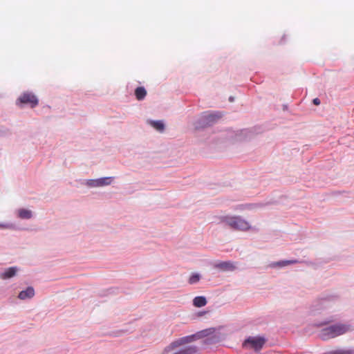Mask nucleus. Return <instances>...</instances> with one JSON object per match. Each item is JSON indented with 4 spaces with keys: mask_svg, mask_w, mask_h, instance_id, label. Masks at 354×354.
<instances>
[{
    "mask_svg": "<svg viewBox=\"0 0 354 354\" xmlns=\"http://www.w3.org/2000/svg\"><path fill=\"white\" fill-rule=\"evenodd\" d=\"M351 330L349 325L338 324L324 328L321 331V337L324 339L335 338L342 335Z\"/></svg>",
    "mask_w": 354,
    "mask_h": 354,
    "instance_id": "1",
    "label": "nucleus"
},
{
    "mask_svg": "<svg viewBox=\"0 0 354 354\" xmlns=\"http://www.w3.org/2000/svg\"><path fill=\"white\" fill-rule=\"evenodd\" d=\"M221 221L232 229L236 230H248L250 229L249 223L240 216H223L221 218Z\"/></svg>",
    "mask_w": 354,
    "mask_h": 354,
    "instance_id": "2",
    "label": "nucleus"
},
{
    "mask_svg": "<svg viewBox=\"0 0 354 354\" xmlns=\"http://www.w3.org/2000/svg\"><path fill=\"white\" fill-rule=\"evenodd\" d=\"M266 340L260 337H250L245 340L243 346L250 347L255 351H259L265 344Z\"/></svg>",
    "mask_w": 354,
    "mask_h": 354,
    "instance_id": "3",
    "label": "nucleus"
},
{
    "mask_svg": "<svg viewBox=\"0 0 354 354\" xmlns=\"http://www.w3.org/2000/svg\"><path fill=\"white\" fill-rule=\"evenodd\" d=\"M20 104H28L33 108L38 104V99L31 93H24L17 100Z\"/></svg>",
    "mask_w": 354,
    "mask_h": 354,
    "instance_id": "4",
    "label": "nucleus"
},
{
    "mask_svg": "<svg viewBox=\"0 0 354 354\" xmlns=\"http://www.w3.org/2000/svg\"><path fill=\"white\" fill-rule=\"evenodd\" d=\"M194 337H195V335H192V336H187V337H184L180 339H178L177 340L173 342L169 346H168L165 349V351L169 352V351H170L183 344L188 343V342L192 341V339L194 338Z\"/></svg>",
    "mask_w": 354,
    "mask_h": 354,
    "instance_id": "5",
    "label": "nucleus"
},
{
    "mask_svg": "<svg viewBox=\"0 0 354 354\" xmlns=\"http://www.w3.org/2000/svg\"><path fill=\"white\" fill-rule=\"evenodd\" d=\"M221 118V115L218 113H206L202 116L201 120L204 126L212 125Z\"/></svg>",
    "mask_w": 354,
    "mask_h": 354,
    "instance_id": "6",
    "label": "nucleus"
},
{
    "mask_svg": "<svg viewBox=\"0 0 354 354\" xmlns=\"http://www.w3.org/2000/svg\"><path fill=\"white\" fill-rule=\"evenodd\" d=\"M35 295L34 288L32 287L27 288L25 290H22L19 294L20 299H26L32 298Z\"/></svg>",
    "mask_w": 354,
    "mask_h": 354,
    "instance_id": "7",
    "label": "nucleus"
},
{
    "mask_svg": "<svg viewBox=\"0 0 354 354\" xmlns=\"http://www.w3.org/2000/svg\"><path fill=\"white\" fill-rule=\"evenodd\" d=\"M215 267L221 269L222 270H233L235 268L234 264L231 262L223 261L221 262L215 266Z\"/></svg>",
    "mask_w": 354,
    "mask_h": 354,
    "instance_id": "8",
    "label": "nucleus"
},
{
    "mask_svg": "<svg viewBox=\"0 0 354 354\" xmlns=\"http://www.w3.org/2000/svg\"><path fill=\"white\" fill-rule=\"evenodd\" d=\"M206 304L207 300L203 296H198L193 299V305L195 307L201 308L205 306Z\"/></svg>",
    "mask_w": 354,
    "mask_h": 354,
    "instance_id": "9",
    "label": "nucleus"
},
{
    "mask_svg": "<svg viewBox=\"0 0 354 354\" xmlns=\"http://www.w3.org/2000/svg\"><path fill=\"white\" fill-rule=\"evenodd\" d=\"M17 268L15 267H11L7 269L5 272L1 273V277L3 279H9L15 275Z\"/></svg>",
    "mask_w": 354,
    "mask_h": 354,
    "instance_id": "10",
    "label": "nucleus"
},
{
    "mask_svg": "<svg viewBox=\"0 0 354 354\" xmlns=\"http://www.w3.org/2000/svg\"><path fill=\"white\" fill-rule=\"evenodd\" d=\"M147 95V91L143 86H139L135 90V95L138 100H142Z\"/></svg>",
    "mask_w": 354,
    "mask_h": 354,
    "instance_id": "11",
    "label": "nucleus"
},
{
    "mask_svg": "<svg viewBox=\"0 0 354 354\" xmlns=\"http://www.w3.org/2000/svg\"><path fill=\"white\" fill-rule=\"evenodd\" d=\"M19 216L21 218H30L32 216V212L30 210L21 209L19 210Z\"/></svg>",
    "mask_w": 354,
    "mask_h": 354,
    "instance_id": "12",
    "label": "nucleus"
},
{
    "mask_svg": "<svg viewBox=\"0 0 354 354\" xmlns=\"http://www.w3.org/2000/svg\"><path fill=\"white\" fill-rule=\"evenodd\" d=\"M151 126L159 131H162L165 128V125L161 121H152L151 122Z\"/></svg>",
    "mask_w": 354,
    "mask_h": 354,
    "instance_id": "13",
    "label": "nucleus"
},
{
    "mask_svg": "<svg viewBox=\"0 0 354 354\" xmlns=\"http://www.w3.org/2000/svg\"><path fill=\"white\" fill-rule=\"evenodd\" d=\"M98 180V185L100 187L108 185L111 183V177H105L97 179Z\"/></svg>",
    "mask_w": 354,
    "mask_h": 354,
    "instance_id": "14",
    "label": "nucleus"
},
{
    "mask_svg": "<svg viewBox=\"0 0 354 354\" xmlns=\"http://www.w3.org/2000/svg\"><path fill=\"white\" fill-rule=\"evenodd\" d=\"M200 278H201V277L198 274H196V273L192 274L189 279V283L190 284H194L199 281Z\"/></svg>",
    "mask_w": 354,
    "mask_h": 354,
    "instance_id": "15",
    "label": "nucleus"
},
{
    "mask_svg": "<svg viewBox=\"0 0 354 354\" xmlns=\"http://www.w3.org/2000/svg\"><path fill=\"white\" fill-rule=\"evenodd\" d=\"M297 263V261L296 260H292V261H279L278 263H277V264L279 266H286L287 265H289V264H292V263Z\"/></svg>",
    "mask_w": 354,
    "mask_h": 354,
    "instance_id": "16",
    "label": "nucleus"
},
{
    "mask_svg": "<svg viewBox=\"0 0 354 354\" xmlns=\"http://www.w3.org/2000/svg\"><path fill=\"white\" fill-rule=\"evenodd\" d=\"M88 184L89 186H91V187H100L98 185L97 179V180H90V182Z\"/></svg>",
    "mask_w": 354,
    "mask_h": 354,
    "instance_id": "17",
    "label": "nucleus"
},
{
    "mask_svg": "<svg viewBox=\"0 0 354 354\" xmlns=\"http://www.w3.org/2000/svg\"><path fill=\"white\" fill-rule=\"evenodd\" d=\"M313 104H315V105H319L320 104V100L319 98H315L313 100Z\"/></svg>",
    "mask_w": 354,
    "mask_h": 354,
    "instance_id": "18",
    "label": "nucleus"
},
{
    "mask_svg": "<svg viewBox=\"0 0 354 354\" xmlns=\"http://www.w3.org/2000/svg\"><path fill=\"white\" fill-rule=\"evenodd\" d=\"M10 225L8 224H1L0 223V228H9Z\"/></svg>",
    "mask_w": 354,
    "mask_h": 354,
    "instance_id": "19",
    "label": "nucleus"
}]
</instances>
